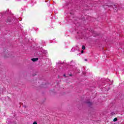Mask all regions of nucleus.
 <instances>
[{"label": "nucleus", "mask_w": 124, "mask_h": 124, "mask_svg": "<svg viewBox=\"0 0 124 124\" xmlns=\"http://www.w3.org/2000/svg\"><path fill=\"white\" fill-rule=\"evenodd\" d=\"M85 49H86V47L85 46H82V49L85 50Z\"/></svg>", "instance_id": "0eeeda50"}, {"label": "nucleus", "mask_w": 124, "mask_h": 124, "mask_svg": "<svg viewBox=\"0 0 124 124\" xmlns=\"http://www.w3.org/2000/svg\"><path fill=\"white\" fill-rule=\"evenodd\" d=\"M113 8L115 10L114 12H117V9H118V8L116 6V5H113Z\"/></svg>", "instance_id": "7ed1b4c3"}, {"label": "nucleus", "mask_w": 124, "mask_h": 124, "mask_svg": "<svg viewBox=\"0 0 124 124\" xmlns=\"http://www.w3.org/2000/svg\"><path fill=\"white\" fill-rule=\"evenodd\" d=\"M35 75H33V76H35Z\"/></svg>", "instance_id": "ddd939ff"}, {"label": "nucleus", "mask_w": 124, "mask_h": 124, "mask_svg": "<svg viewBox=\"0 0 124 124\" xmlns=\"http://www.w3.org/2000/svg\"><path fill=\"white\" fill-rule=\"evenodd\" d=\"M64 77H65V75H63Z\"/></svg>", "instance_id": "f8f14e48"}, {"label": "nucleus", "mask_w": 124, "mask_h": 124, "mask_svg": "<svg viewBox=\"0 0 124 124\" xmlns=\"http://www.w3.org/2000/svg\"><path fill=\"white\" fill-rule=\"evenodd\" d=\"M84 53V50H81V54H83Z\"/></svg>", "instance_id": "1a4fd4ad"}, {"label": "nucleus", "mask_w": 124, "mask_h": 124, "mask_svg": "<svg viewBox=\"0 0 124 124\" xmlns=\"http://www.w3.org/2000/svg\"><path fill=\"white\" fill-rule=\"evenodd\" d=\"M23 107H24V108H27V106H23Z\"/></svg>", "instance_id": "9d476101"}, {"label": "nucleus", "mask_w": 124, "mask_h": 124, "mask_svg": "<svg viewBox=\"0 0 124 124\" xmlns=\"http://www.w3.org/2000/svg\"><path fill=\"white\" fill-rule=\"evenodd\" d=\"M85 61L87 62L88 60L87 59H85Z\"/></svg>", "instance_id": "9b49d317"}, {"label": "nucleus", "mask_w": 124, "mask_h": 124, "mask_svg": "<svg viewBox=\"0 0 124 124\" xmlns=\"http://www.w3.org/2000/svg\"><path fill=\"white\" fill-rule=\"evenodd\" d=\"M6 23H7V24H10V23H11V19L10 18H8L6 20Z\"/></svg>", "instance_id": "f03ea898"}, {"label": "nucleus", "mask_w": 124, "mask_h": 124, "mask_svg": "<svg viewBox=\"0 0 124 124\" xmlns=\"http://www.w3.org/2000/svg\"><path fill=\"white\" fill-rule=\"evenodd\" d=\"M33 124H37V123L36 122H34L33 123Z\"/></svg>", "instance_id": "6e6552de"}, {"label": "nucleus", "mask_w": 124, "mask_h": 124, "mask_svg": "<svg viewBox=\"0 0 124 124\" xmlns=\"http://www.w3.org/2000/svg\"><path fill=\"white\" fill-rule=\"evenodd\" d=\"M117 121H118V118H115L113 119V122H117Z\"/></svg>", "instance_id": "423d86ee"}, {"label": "nucleus", "mask_w": 124, "mask_h": 124, "mask_svg": "<svg viewBox=\"0 0 124 124\" xmlns=\"http://www.w3.org/2000/svg\"><path fill=\"white\" fill-rule=\"evenodd\" d=\"M9 57H11V53L10 52L5 53V56H4V58H9Z\"/></svg>", "instance_id": "f257e3e1"}, {"label": "nucleus", "mask_w": 124, "mask_h": 124, "mask_svg": "<svg viewBox=\"0 0 124 124\" xmlns=\"http://www.w3.org/2000/svg\"><path fill=\"white\" fill-rule=\"evenodd\" d=\"M86 103L88 104L89 106H91V105H92L93 103L91 102H86Z\"/></svg>", "instance_id": "39448f33"}, {"label": "nucleus", "mask_w": 124, "mask_h": 124, "mask_svg": "<svg viewBox=\"0 0 124 124\" xmlns=\"http://www.w3.org/2000/svg\"><path fill=\"white\" fill-rule=\"evenodd\" d=\"M32 62H37L38 61V58H32L31 59Z\"/></svg>", "instance_id": "20e7f679"}]
</instances>
